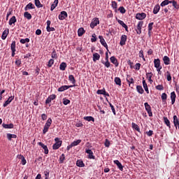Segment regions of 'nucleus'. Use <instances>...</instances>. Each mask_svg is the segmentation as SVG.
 I'll list each match as a JSON object with an SVG mask.
<instances>
[{
	"label": "nucleus",
	"mask_w": 179,
	"mask_h": 179,
	"mask_svg": "<svg viewBox=\"0 0 179 179\" xmlns=\"http://www.w3.org/2000/svg\"><path fill=\"white\" fill-rule=\"evenodd\" d=\"M51 124H52V120L50 117L48 119L46 123L45 124L43 133L47 134L48 132V129H50V127H51Z\"/></svg>",
	"instance_id": "f257e3e1"
},
{
	"label": "nucleus",
	"mask_w": 179,
	"mask_h": 179,
	"mask_svg": "<svg viewBox=\"0 0 179 179\" xmlns=\"http://www.w3.org/2000/svg\"><path fill=\"white\" fill-rule=\"evenodd\" d=\"M55 141L56 143L52 145V150H57L61 148V145H62V141H59V138H55Z\"/></svg>",
	"instance_id": "f03ea898"
},
{
	"label": "nucleus",
	"mask_w": 179,
	"mask_h": 179,
	"mask_svg": "<svg viewBox=\"0 0 179 179\" xmlns=\"http://www.w3.org/2000/svg\"><path fill=\"white\" fill-rule=\"evenodd\" d=\"M145 110L147 111L149 117H153V113H152V108L150 107V105L148 103V102H145L144 103Z\"/></svg>",
	"instance_id": "7ed1b4c3"
},
{
	"label": "nucleus",
	"mask_w": 179,
	"mask_h": 179,
	"mask_svg": "<svg viewBox=\"0 0 179 179\" xmlns=\"http://www.w3.org/2000/svg\"><path fill=\"white\" fill-rule=\"evenodd\" d=\"M74 85H62V87L58 88V92H65V90H68V89H71V87H74Z\"/></svg>",
	"instance_id": "20e7f679"
},
{
	"label": "nucleus",
	"mask_w": 179,
	"mask_h": 179,
	"mask_svg": "<svg viewBox=\"0 0 179 179\" xmlns=\"http://www.w3.org/2000/svg\"><path fill=\"white\" fill-rule=\"evenodd\" d=\"M10 50L12 51L11 57H15V52H16V42L13 41L10 45Z\"/></svg>",
	"instance_id": "39448f33"
},
{
	"label": "nucleus",
	"mask_w": 179,
	"mask_h": 179,
	"mask_svg": "<svg viewBox=\"0 0 179 179\" xmlns=\"http://www.w3.org/2000/svg\"><path fill=\"white\" fill-rule=\"evenodd\" d=\"M143 26V22L140 21L137 24L136 33L141 34L142 33V27Z\"/></svg>",
	"instance_id": "423d86ee"
},
{
	"label": "nucleus",
	"mask_w": 179,
	"mask_h": 179,
	"mask_svg": "<svg viewBox=\"0 0 179 179\" xmlns=\"http://www.w3.org/2000/svg\"><path fill=\"white\" fill-rule=\"evenodd\" d=\"M100 24V20H99V18H95L90 24L91 29H94L97 24Z\"/></svg>",
	"instance_id": "0eeeda50"
},
{
	"label": "nucleus",
	"mask_w": 179,
	"mask_h": 179,
	"mask_svg": "<svg viewBox=\"0 0 179 179\" xmlns=\"http://www.w3.org/2000/svg\"><path fill=\"white\" fill-rule=\"evenodd\" d=\"M66 17H68V13L66 11H62L59 15V20H64Z\"/></svg>",
	"instance_id": "6e6552de"
},
{
	"label": "nucleus",
	"mask_w": 179,
	"mask_h": 179,
	"mask_svg": "<svg viewBox=\"0 0 179 179\" xmlns=\"http://www.w3.org/2000/svg\"><path fill=\"white\" fill-rule=\"evenodd\" d=\"M55 99H57V95L55 94L49 96L45 101V104H50V103H51L52 100H55Z\"/></svg>",
	"instance_id": "1a4fd4ad"
},
{
	"label": "nucleus",
	"mask_w": 179,
	"mask_h": 179,
	"mask_svg": "<svg viewBox=\"0 0 179 179\" xmlns=\"http://www.w3.org/2000/svg\"><path fill=\"white\" fill-rule=\"evenodd\" d=\"M38 145H39V146L43 149L45 155H48L49 151L48 147H47V145H44V143H43L42 142L38 143Z\"/></svg>",
	"instance_id": "9d476101"
},
{
	"label": "nucleus",
	"mask_w": 179,
	"mask_h": 179,
	"mask_svg": "<svg viewBox=\"0 0 179 179\" xmlns=\"http://www.w3.org/2000/svg\"><path fill=\"white\" fill-rule=\"evenodd\" d=\"M99 38L100 40L101 44H102L103 47L106 48L107 51H108V45H107V43H106V40H104V38H103L102 36H99Z\"/></svg>",
	"instance_id": "9b49d317"
},
{
	"label": "nucleus",
	"mask_w": 179,
	"mask_h": 179,
	"mask_svg": "<svg viewBox=\"0 0 179 179\" xmlns=\"http://www.w3.org/2000/svg\"><path fill=\"white\" fill-rule=\"evenodd\" d=\"M146 17V13H137L136 15V19H138V20H143Z\"/></svg>",
	"instance_id": "f8f14e48"
},
{
	"label": "nucleus",
	"mask_w": 179,
	"mask_h": 179,
	"mask_svg": "<svg viewBox=\"0 0 179 179\" xmlns=\"http://www.w3.org/2000/svg\"><path fill=\"white\" fill-rule=\"evenodd\" d=\"M85 152L88 155V159H92L94 160V159H96V157H94V155H93V151H92V150L86 149Z\"/></svg>",
	"instance_id": "ddd939ff"
},
{
	"label": "nucleus",
	"mask_w": 179,
	"mask_h": 179,
	"mask_svg": "<svg viewBox=\"0 0 179 179\" xmlns=\"http://www.w3.org/2000/svg\"><path fill=\"white\" fill-rule=\"evenodd\" d=\"M15 99V96H10L8 100H6L4 103L3 104V107H7L8 104H10L12 103V101Z\"/></svg>",
	"instance_id": "4468645a"
},
{
	"label": "nucleus",
	"mask_w": 179,
	"mask_h": 179,
	"mask_svg": "<svg viewBox=\"0 0 179 179\" xmlns=\"http://www.w3.org/2000/svg\"><path fill=\"white\" fill-rule=\"evenodd\" d=\"M127 82L129 83V86L130 87H132V86H134V78H131V76H127Z\"/></svg>",
	"instance_id": "2eb2a0df"
},
{
	"label": "nucleus",
	"mask_w": 179,
	"mask_h": 179,
	"mask_svg": "<svg viewBox=\"0 0 179 179\" xmlns=\"http://www.w3.org/2000/svg\"><path fill=\"white\" fill-rule=\"evenodd\" d=\"M125 43H127V35H122L120 38V45H125Z\"/></svg>",
	"instance_id": "dca6fc26"
},
{
	"label": "nucleus",
	"mask_w": 179,
	"mask_h": 179,
	"mask_svg": "<svg viewBox=\"0 0 179 179\" xmlns=\"http://www.w3.org/2000/svg\"><path fill=\"white\" fill-rule=\"evenodd\" d=\"M110 62H112V64H113V65H115V66H118V60L117 59V58H115V57L112 56L110 58Z\"/></svg>",
	"instance_id": "f3484780"
},
{
	"label": "nucleus",
	"mask_w": 179,
	"mask_h": 179,
	"mask_svg": "<svg viewBox=\"0 0 179 179\" xmlns=\"http://www.w3.org/2000/svg\"><path fill=\"white\" fill-rule=\"evenodd\" d=\"M113 163L117 166L120 171H122V170H124V166H122V164H121V162H120V161L115 160L113 161Z\"/></svg>",
	"instance_id": "a211bd4d"
},
{
	"label": "nucleus",
	"mask_w": 179,
	"mask_h": 179,
	"mask_svg": "<svg viewBox=\"0 0 179 179\" xmlns=\"http://www.w3.org/2000/svg\"><path fill=\"white\" fill-rule=\"evenodd\" d=\"M143 86L144 87V90L149 94V88L148 87V84L146 83V80H145V78H143Z\"/></svg>",
	"instance_id": "6ab92c4d"
},
{
	"label": "nucleus",
	"mask_w": 179,
	"mask_h": 179,
	"mask_svg": "<svg viewBox=\"0 0 179 179\" xmlns=\"http://www.w3.org/2000/svg\"><path fill=\"white\" fill-rule=\"evenodd\" d=\"M176 97H177V95H176V92H172L171 93V104H174L176 103Z\"/></svg>",
	"instance_id": "aec40b11"
},
{
	"label": "nucleus",
	"mask_w": 179,
	"mask_h": 179,
	"mask_svg": "<svg viewBox=\"0 0 179 179\" xmlns=\"http://www.w3.org/2000/svg\"><path fill=\"white\" fill-rule=\"evenodd\" d=\"M17 159H19L20 160H21V163L22 164V166H24L27 163L26 162V159L24 158V157L22 155H17Z\"/></svg>",
	"instance_id": "412c9836"
},
{
	"label": "nucleus",
	"mask_w": 179,
	"mask_h": 179,
	"mask_svg": "<svg viewBox=\"0 0 179 179\" xmlns=\"http://www.w3.org/2000/svg\"><path fill=\"white\" fill-rule=\"evenodd\" d=\"M173 124L177 129L179 125L178 117H177V115H173Z\"/></svg>",
	"instance_id": "4be33fe9"
},
{
	"label": "nucleus",
	"mask_w": 179,
	"mask_h": 179,
	"mask_svg": "<svg viewBox=\"0 0 179 179\" xmlns=\"http://www.w3.org/2000/svg\"><path fill=\"white\" fill-rule=\"evenodd\" d=\"M117 22L119 23V24H120V26L123 27L124 29H125L126 31H128V26L124 24L122 20H118Z\"/></svg>",
	"instance_id": "5701e85b"
},
{
	"label": "nucleus",
	"mask_w": 179,
	"mask_h": 179,
	"mask_svg": "<svg viewBox=\"0 0 179 179\" xmlns=\"http://www.w3.org/2000/svg\"><path fill=\"white\" fill-rule=\"evenodd\" d=\"M8 34H9V29L4 30L1 36L2 40H6V37H8Z\"/></svg>",
	"instance_id": "b1692460"
},
{
	"label": "nucleus",
	"mask_w": 179,
	"mask_h": 179,
	"mask_svg": "<svg viewBox=\"0 0 179 179\" xmlns=\"http://www.w3.org/2000/svg\"><path fill=\"white\" fill-rule=\"evenodd\" d=\"M159 10H160V6L159 4H157L153 9L154 15H157V13H159Z\"/></svg>",
	"instance_id": "393cba45"
},
{
	"label": "nucleus",
	"mask_w": 179,
	"mask_h": 179,
	"mask_svg": "<svg viewBox=\"0 0 179 179\" xmlns=\"http://www.w3.org/2000/svg\"><path fill=\"white\" fill-rule=\"evenodd\" d=\"M164 64L165 65H170V58L167 56L163 57Z\"/></svg>",
	"instance_id": "a878e982"
},
{
	"label": "nucleus",
	"mask_w": 179,
	"mask_h": 179,
	"mask_svg": "<svg viewBox=\"0 0 179 179\" xmlns=\"http://www.w3.org/2000/svg\"><path fill=\"white\" fill-rule=\"evenodd\" d=\"M147 78L148 79L150 83H153V80H152V76H153V73H146Z\"/></svg>",
	"instance_id": "bb28decb"
},
{
	"label": "nucleus",
	"mask_w": 179,
	"mask_h": 179,
	"mask_svg": "<svg viewBox=\"0 0 179 179\" xmlns=\"http://www.w3.org/2000/svg\"><path fill=\"white\" fill-rule=\"evenodd\" d=\"M154 65H155V68H159L162 66H160V59H155L154 60Z\"/></svg>",
	"instance_id": "cd10ccee"
},
{
	"label": "nucleus",
	"mask_w": 179,
	"mask_h": 179,
	"mask_svg": "<svg viewBox=\"0 0 179 179\" xmlns=\"http://www.w3.org/2000/svg\"><path fill=\"white\" fill-rule=\"evenodd\" d=\"M3 127H4L6 129H12L13 128V124H3Z\"/></svg>",
	"instance_id": "c85d7f7f"
},
{
	"label": "nucleus",
	"mask_w": 179,
	"mask_h": 179,
	"mask_svg": "<svg viewBox=\"0 0 179 179\" xmlns=\"http://www.w3.org/2000/svg\"><path fill=\"white\" fill-rule=\"evenodd\" d=\"M17 20H16V17L15 16H13L10 20H9V24L10 26H12L13 24H15V23H16Z\"/></svg>",
	"instance_id": "c756f323"
},
{
	"label": "nucleus",
	"mask_w": 179,
	"mask_h": 179,
	"mask_svg": "<svg viewBox=\"0 0 179 179\" xmlns=\"http://www.w3.org/2000/svg\"><path fill=\"white\" fill-rule=\"evenodd\" d=\"M136 90H137L138 93H139L140 94H143V92H145L143 90V88L141 85L136 86Z\"/></svg>",
	"instance_id": "7c9ffc66"
},
{
	"label": "nucleus",
	"mask_w": 179,
	"mask_h": 179,
	"mask_svg": "<svg viewBox=\"0 0 179 179\" xmlns=\"http://www.w3.org/2000/svg\"><path fill=\"white\" fill-rule=\"evenodd\" d=\"M131 127H132L133 129H135L138 132H141V129L139 128V126H138V124H136V123L132 122Z\"/></svg>",
	"instance_id": "2f4dec72"
},
{
	"label": "nucleus",
	"mask_w": 179,
	"mask_h": 179,
	"mask_svg": "<svg viewBox=\"0 0 179 179\" xmlns=\"http://www.w3.org/2000/svg\"><path fill=\"white\" fill-rule=\"evenodd\" d=\"M69 80L71 82V83H73V86L75 83H76V80H75V77L73 76V75L69 76Z\"/></svg>",
	"instance_id": "473e14b6"
},
{
	"label": "nucleus",
	"mask_w": 179,
	"mask_h": 179,
	"mask_svg": "<svg viewBox=\"0 0 179 179\" xmlns=\"http://www.w3.org/2000/svg\"><path fill=\"white\" fill-rule=\"evenodd\" d=\"M92 58L94 62H96V61H99V59H100V55H99V53H94Z\"/></svg>",
	"instance_id": "72a5a7b5"
},
{
	"label": "nucleus",
	"mask_w": 179,
	"mask_h": 179,
	"mask_svg": "<svg viewBox=\"0 0 179 179\" xmlns=\"http://www.w3.org/2000/svg\"><path fill=\"white\" fill-rule=\"evenodd\" d=\"M78 37H82L83 34H85V29H83V27L78 29Z\"/></svg>",
	"instance_id": "f704fd0d"
},
{
	"label": "nucleus",
	"mask_w": 179,
	"mask_h": 179,
	"mask_svg": "<svg viewBox=\"0 0 179 179\" xmlns=\"http://www.w3.org/2000/svg\"><path fill=\"white\" fill-rule=\"evenodd\" d=\"M59 69L60 71H65L66 69V63L62 62L59 65Z\"/></svg>",
	"instance_id": "c9c22d12"
},
{
	"label": "nucleus",
	"mask_w": 179,
	"mask_h": 179,
	"mask_svg": "<svg viewBox=\"0 0 179 179\" xmlns=\"http://www.w3.org/2000/svg\"><path fill=\"white\" fill-rule=\"evenodd\" d=\"M84 120H85V121H88V122H90V121H92V122H94V117L92 116H85L84 117Z\"/></svg>",
	"instance_id": "e433bc0d"
},
{
	"label": "nucleus",
	"mask_w": 179,
	"mask_h": 179,
	"mask_svg": "<svg viewBox=\"0 0 179 179\" xmlns=\"http://www.w3.org/2000/svg\"><path fill=\"white\" fill-rule=\"evenodd\" d=\"M76 166H78V167H85V164L83 163V161L79 159L76 162Z\"/></svg>",
	"instance_id": "4c0bfd02"
},
{
	"label": "nucleus",
	"mask_w": 179,
	"mask_h": 179,
	"mask_svg": "<svg viewBox=\"0 0 179 179\" xmlns=\"http://www.w3.org/2000/svg\"><path fill=\"white\" fill-rule=\"evenodd\" d=\"M7 138L8 141H12V138H16L17 136L15 134H7Z\"/></svg>",
	"instance_id": "58836bf2"
},
{
	"label": "nucleus",
	"mask_w": 179,
	"mask_h": 179,
	"mask_svg": "<svg viewBox=\"0 0 179 179\" xmlns=\"http://www.w3.org/2000/svg\"><path fill=\"white\" fill-rule=\"evenodd\" d=\"M34 5H33L31 3H29L26 6L24 10H27V9H34Z\"/></svg>",
	"instance_id": "ea45409f"
},
{
	"label": "nucleus",
	"mask_w": 179,
	"mask_h": 179,
	"mask_svg": "<svg viewBox=\"0 0 179 179\" xmlns=\"http://www.w3.org/2000/svg\"><path fill=\"white\" fill-rule=\"evenodd\" d=\"M20 43H21V44H26V43H30V39L29 38L24 39L22 38L20 39Z\"/></svg>",
	"instance_id": "a19ab883"
},
{
	"label": "nucleus",
	"mask_w": 179,
	"mask_h": 179,
	"mask_svg": "<svg viewBox=\"0 0 179 179\" xmlns=\"http://www.w3.org/2000/svg\"><path fill=\"white\" fill-rule=\"evenodd\" d=\"M36 8H43V4L40 2V0H34Z\"/></svg>",
	"instance_id": "79ce46f5"
},
{
	"label": "nucleus",
	"mask_w": 179,
	"mask_h": 179,
	"mask_svg": "<svg viewBox=\"0 0 179 179\" xmlns=\"http://www.w3.org/2000/svg\"><path fill=\"white\" fill-rule=\"evenodd\" d=\"M164 121L166 125L169 127V128H171V127L170 126V120H169V118H167L166 117H164Z\"/></svg>",
	"instance_id": "37998d69"
},
{
	"label": "nucleus",
	"mask_w": 179,
	"mask_h": 179,
	"mask_svg": "<svg viewBox=\"0 0 179 179\" xmlns=\"http://www.w3.org/2000/svg\"><path fill=\"white\" fill-rule=\"evenodd\" d=\"M80 142H82V140L78 139L77 141H74L73 143H71V146H78V145H79V143H80Z\"/></svg>",
	"instance_id": "c03bdc74"
},
{
	"label": "nucleus",
	"mask_w": 179,
	"mask_h": 179,
	"mask_svg": "<svg viewBox=\"0 0 179 179\" xmlns=\"http://www.w3.org/2000/svg\"><path fill=\"white\" fill-rule=\"evenodd\" d=\"M115 83L118 86H121V78L118 77L115 78Z\"/></svg>",
	"instance_id": "a18cd8bd"
},
{
	"label": "nucleus",
	"mask_w": 179,
	"mask_h": 179,
	"mask_svg": "<svg viewBox=\"0 0 179 179\" xmlns=\"http://www.w3.org/2000/svg\"><path fill=\"white\" fill-rule=\"evenodd\" d=\"M24 17H26V19H28V20H30V19H31V14L29 12H25L24 13Z\"/></svg>",
	"instance_id": "49530a36"
},
{
	"label": "nucleus",
	"mask_w": 179,
	"mask_h": 179,
	"mask_svg": "<svg viewBox=\"0 0 179 179\" xmlns=\"http://www.w3.org/2000/svg\"><path fill=\"white\" fill-rule=\"evenodd\" d=\"M152 29H153V22H150L148 24V34H149V36H150V33H151Z\"/></svg>",
	"instance_id": "de8ad7c7"
},
{
	"label": "nucleus",
	"mask_w": 179,
	"mask_h": 179,
	"mask_svg": "<svg viewBox=\"0 0 179 179\" xmlns=\"http://www.w3.org/2000/svg\"><path fill=\"white\" fill-rule=\"evenodd\" d=\"M65 161V154H62L59 157V163L62 164Z\"/></svg>",
	"instance_id": "09e8293b"
},
{
	"label": "nucleus",
	"mask_w": 179,
	"mask_h": 179,
	"mask_svg": "<svg viewBox=\"0 0 179 179\" xmlns=\"http://www.w3.org/2000/svg\"><path fill=\"white\" fill-rule=\"evenodd\" d=\"M52 65H54V59H50L48 62V68H51V66H52Z\"/></svg>",
	"instance_id": "8fccbe9b"
},
{
	"label": "nucleus",
	"mask_w": 179,
	"mask_h": 179,
	"mask_svg": "<svg viewBox=\"0 0 179 179\" xmlns=\"http://www.w3.org/2000/svg\"><path fill=\"white\" fill-rule=\"evenodd\" d=\"M51 57L53 58V59H57V51H55V50H53V51L52 52Z\"/></svg>",
	"instance_id": "3c124183"
},
{
	"label": "nucleus",
	"mask_w": 179,
	"mask_h": 179,
	"mask_svg": "<svg viewBox=\"0 0 179 179\" xmlns=\"http://www.w3.org/2000/svg\"><path fill=\"white\" fill-rule=\"evenodd\" d=\"M166 79L168 82H171V74L170 73L169 71H166Z\"/></svg>",
	"instance_id": "603ef678"
},
{
	"label": "nucleus",
	"mask_w": 179,
	"mask_h": 179,
	"mask_svg": "<svg viewBox=\"0 0 179 179\" xmlns=\"http://www.w3.org/2000/svg\"><path fill=\"white\" fill-rule=\"evenodd\" d=\"M118 10H120V13H125V12H127V10H125V8H124V6H120L118 9Z\"/></svg>",
	"instance_id": "864d4df0"
},
{
	"label": "nucleus",
	"mask_w": 179,
	"mask_h": 179,
	"mask_svg": "<svg viewBox=\"0 0 179 179\" xmlns=\"http://www.w3.org/2000/svg\"><path fill=\"white\" fill-rule=\"evenodd\" d=\"M69 103H71V101L69 99H66L65 98L63 99V104H64V106H68Z\"/></svg>",
	"instance_id": "5fc2aeb1"
},
{
	"label": "nucleus",
	"mask_w": 179,
	"mask_h": 179,
	"mask_svg": "<svg viewBox=\"0 0 179 179\" xmlns=\"http://www.w3.org/2000/svg\"><path fill=\"white\" fill-rule=\"evenodd\" d=\"M138 55H139L140 58H143V61H145V56L143 55V50H140Z\"/></svg>",
	"instance_id": "6e6d98bb"
},
{
	"label": "nucleus",
	"mask_w": 179,
	"mask_h": 179,
	"mask_svg": "<svg viewBox=\"0 0 179 179\" xmlns=\"http://www.w3.org/2000/svg\"><path fill=\"white\" fill-rule=\"evenodd\" d=\"M155 88L157 89V90H164V87H163L162 85H158L155 87Z\"/></svg>",
	"instance_id": "4d7b16f0"
},
{
	"label": "nucleus",
	"mask_w": 179,
	"mask_h": 179,
	"mask_svg": "<svg viewBox=\"0 0 179 179\" xmlns=\"http://www.w3.org/2000/svg\"><path fill=\"white\" fill-rule=\"evenodd\" d=\"M46 30L47 31H55V28L54 27H46Z\"/></svg>",
	"instance_id": "13d9d810"
},
{
	"label": "nucleus",
	"mask_w": 179,
	"mask_h": 179,
	"mask_svg": "<svg viewBox=\"0 0 179 179\" xmlns=\"http://www.w3.org/2000/svg\"><path fill=\"white\" fill-rule=\"evenodd\" d=\"M166 5H169V0H164L161 3V6H166Z\"/></svg>",
	"instance_id": "bf43d9fd"
},
{
	"label": "nucleus",
	"mask_w": 179,
	"mask_h": 179,
	"mask_svg": "<svg viewBox=\"0 0 179 179\" xmlns=\"http://www.w3.org/2000/svg\"><path fill=\"white\" fill-rule=\"evenodd\" d=\"M97 41V38H96V34H92V38H91L92 43H94Z\"/></svg>",
	"instance_id": "052dcab7"
},
{
	"label": "nucleus",
	"mask_w": 179,
	"mask_h": 179,
	"mask_svg": "<svg viewBox=\"0 0 179 179\" xmlns=\"http://www.w3.org/2000/svg\"><path fill=\"white\" fill-rule=\"evenodd\" d=\"M109 106L111 108V110H112L114 115H115L116 113H115V108H114V106H113V104H111V103H110V102H109Z\"/></svg>",
	"instance_id": "680f3d73"
},
{
	"label": "nucleus",
	"mask_w": 179,
	"mask_h": 179,
	"mask_svg": "<svg viewBox=\"0 0 179 179\" xmlns=\"http://www.w3.org/2000/svg\"><path fill=\"white\" fill-rule=\"evenodd\" d=\"M161 97L162 100H164L166 101L167 100V94L163 93Z\"/></svg>",
	"instance_id": "e2e57ef3"
},
{
	"label": "nucleus",
	"mask_w": 179,
	"mask_h": 179,
	"mask_svg": "<svg viewBox=\"0 0 179 179\" xmlns=\"http://www.w3.org/2000/svg\"><path fill=\"white\" fill-rule=\"evenodd\" d=\"M112 8H113V9H117V3L116 1H112Z\"/></svg>",
	"instance_id": "0e129e2a"
},
{
	"label": "nucleus",
	"mask_w": 179,
	"mask_h": 179,
	"mask_svg": "<svg viewBox=\"0 0 179 179\" xmlns=\"http://www.w3.org/2000/svg\"><path fill=\"white\" fill-rule=\"evenodd\" d=\"M102 64H103L105 65V66H106V68H110V62H108V60H106V62H102Z\"/></svg>",
	"instance_id": "69168bd1"
},
{
	"label": "nucleus",
	"mask_w": 179,
	"mask_h": 179,
	"mask_svg": "<svg viewBox=\"0 0 179 179\" xmlns=\"http://www.w3.org/2000/svg\"><path fill=\"white\" fill-rule=\"evenodd\" d=\"M104 145L106 148H110V141H108V139H106Z\"/></svg>",
	"instance_id": "338daca9"
},
{
	"label": "nucleus",
	"mask_w": 179,
	"mask_h": 179,
	"mask_svg": "<svg viewBox=\"0 0 179 179\" xmlns=\"http://www.w3.org/2000/svg\"><path fill=\"white\" fill-rule=\"evenodd\" d=\"M135 69L136 71H139V69H141V64L140 63H137L135 64Z\"/></svg>",
	"instance_id": "774afa93"
}]
</instances>
